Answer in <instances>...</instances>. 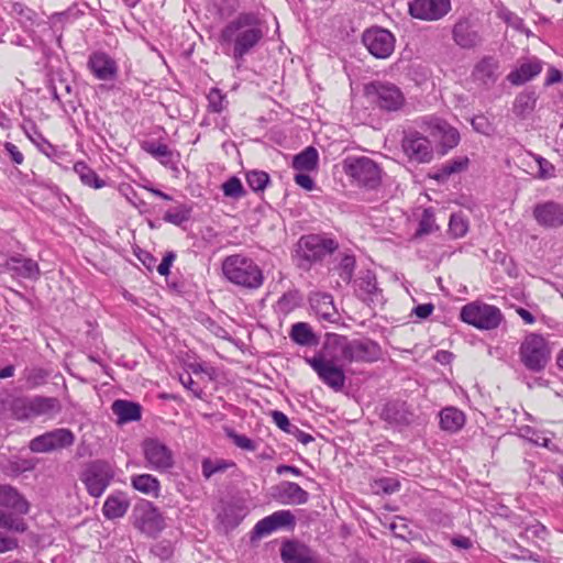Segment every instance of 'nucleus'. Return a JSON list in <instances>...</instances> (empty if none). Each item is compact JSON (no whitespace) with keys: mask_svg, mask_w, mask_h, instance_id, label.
<instances>
[{"mask_svg":"<svg viewBox=\"0 0 563 563\" xmlns=\"http://www.w3.org/2000/svg\"><path fill=\"white\" fill-rule=\"evenodd\" d=\"M263 36L264 31L257 15L242 12L221 30L219 42L227 55L235 62H242Z\"/></svg>","mask_w":563,"mask_h":563,"instance_id":"f257e3e1","label":"nucleus"},{"mask_svg":"<svg viewBox=\"0 0 563 563\" xmlns=\"http://www.w3.org/2000/svg\"><path fill=\"white\" fill-rule=\"evenodd\" d=\"M324 350L331 357L349 364L373 363L382 355L379 344L371 339H350L336 333L327 335Z\"/></svg>","mask_w":563,"mask_h":563,"instance_id":"f03ea898","label":"nucleus"},{"mask_svg":"<svg viewBox=\"0 0 563 563\" xmlns=\"http://www.w3.org/2000/svg\"><path fill=\"white\" fill-rule=\"evenodd\" d=\"M222 274L231 284L254 290L264 283V275L260 266L249 256L233 254L222 261Z\"/></svg>","mask_w":563,"mask_h":563,"instance_id":"7ed1b4c3","label":"nucleus"},{"mask_svg":"<svg viewBox=\"0 0 563 563\" xmlns=\"http://www.w3.org/2000/svg\"><path fill=\"white\" fill-rule=\"evenodd\" d=\"M114 466L106 460H93L86 463L79 473V479L84 484L89 496L101 497L114 479Z\"/></svg>","mask_w":563,"mask_h":563,"instance_id":"20e7f679","label":"nucleus"},{"mask_svg":"<svg viewBox=\"0 0 563 563\" xmlns=\"http://www.w3.org/2000/svg\"><path fill=\"white\" fill-rule=\"evenodd\" d=\"M343 170L360 187L376 189L382 183V169L366 156H349L343 161Z\"/></svg>","mask_w":563,"mask_h":563,"instance_id":"39448f33","label":"nucleus"},{"mask_svg":"<svg viewBox=\"0 0 563 563\" xmlns=\"http://www.w3.org/2000/svg\"><path fill=\"white\" fill-rule=\"evenodd\" d=\"M519 356L527 369L540 373L551 360V347L543 335L529 333L520 344Z\"/></svg>","mask_w":563,"mask_h":563,"instance_id":"423d86ee","label":"nucleus"},{"mask_svg":"<svg viewBox=\"0 0 563 563\" xmlns=\"http://www.w3.org/2000/svg\"><path fill=\"white\" fill-rule=\"evenodd\" d=\"M306 362L316 372L318 378L334 391H341L345 386V372L336 358L331 357L328 351L322 347V351L312 357H306Z\"/></svg>","mask_w":563,"mask_h":563,"instance_id":"0eeeda50","label":"nucleus"},{"mask_svg":"<svg viewBox=\"0 0 563 563\" xmlns=\"http://www.w3.org/2000/svg\"><path fill=\"white\" fill-rule=\"evenodd\" d=\"M364 93L373 104L388 112L400 110L406 102L400 88L389 81H371L365 85Z\"/></svg>","mask_w":563,"mask_h":563,"instance_id":"6e6552de","label":"nucleus"},{"mask_svg":"<svg viewBox=\"0 0 563 563\" xmlns=\"http://www.w3.org/2000/svg\"><path fill=\"white\" fill-rule=\"evenodd\" d=\"M461 320L481 330H493L499 327L503 314L496 306L473 301L461 309Z\"/></svg>","mask_w":563,"mask_h":563,"instance_id":"1a4fd4ad","label":"nucleus"},{"mask_svg":"<svg viewBox=\"0 0 563 563\" xmlns=\"http://www.w3.org/2000/svg\"><path fill=\"white\" fill-rule=\"evenodd\" d=\"M142 452L145 466L152 471L166 473L174 467L175 461L173 451L158 439H145L142 442Z\"/></svg>","mask_w":563,"mask_h":563,"instance_id":"9d476101","label":"nucleus"},{"mask_svg":"<svg viewBox=\"0 0 563 563\" xmlns=\"http://www.w3.org/2000/svg\"><path fill=\"white\" fill-rule=\"evenodd\" d=\"M75 440V433L70 429L58 428L33 438L29 449L33 453H49L70 448Z\"/></svg>","mask_w":563,"mask_h":563,"instance_id":"9b49d317","label":"nucleus"},{"mask_svg":"<svg viewBox=\"0 0 563 563\" xmlns=\"http://www.w3.org/2000/svg\"><path fill=\"white\" fill-rule=\"evenodd\" d=\"M362 42L369 54L376 58L385 59L393 54L396 40L390 31L374 26L363 33Z\"/></svg>","mask_w":563,"mask_h":563,"instance_id":"f8f14e48","label":"nucleus"},{"mask_svg":"<svg viewBox=\"0 0 563 563\" xmlns=\"http://www.w3.org/2000/svg\"><path fill=\"white\" fill-rule=\"evenodd\" d=\"M338 244L332 239H327L318 234L301 236L298 242L297 254L307 262H316L325 255L333 253Z\"/></svg>","mask_w":563,"mask_h":563,"instance_id":"ddd939ff","label":"nucleus"},{"mask_svg":"<svg viewBox=\"0 0 563 563\" xmlns=\"http://www.w3.org/2000/svg\"><path fill=\"white\" fill-rule=\"evenodd\" d=\"M401 147L407 157L417 163H427L432 158L431 142L427 136L416 130L404 132Z\"/></svg>","mask_w":563,"mask_h":563,"instance_id":"4468645a","label":"nucleus"},{"mask_svg":"<svg viewBox=\"0 0 563 563\" xmlns=\"http://www.w3.org/2000/svg\"><path fill=\"white\" fill-rule=\"evenodd\" d=\"M134 526L143 533L154 537L163 530L165 523L153 503L144 501L134 509Z\"/></svg>","mask_w":563,"mask_h":563,"instance_id":"2eb2a0df","label":"nucleus"},{"mask_svg":"<svg viewBox=\"0 0 563 563\" xmlns=\"http://www.w3.org/2000/svg\"><path fill=\"white\" fill-rule=\"evenodd\" d=\"M450 10V0H412L409 2L410 15L423 21L440 20Z\"/></svg>","mask_w":563,"mask_h":563,"instance_id":"dca6fc26","label":"nucleus"},{"mask_svg":"<svg viewBox=\"0 0 563 563\" xmlns=\"http://www.w3.org/2000/svg\"><path fill=\"white\" fill-rule=\"evenodd\" d=\"M296 525V518L290 510H277L272 515L261 519L256 522L252 530V540L261 539L271 534L272 532L290 527L294 528Z\"/></svg>","mask_w":563,"mask_h":563,"instance_id":"f3484780","label":"nucleus"},{"mask_svg":"<svg viewBox=\"0 0 563 563\" xmlns=\"http://www.w3.org/2000/svg\"><path fill=\"white\" fill-rule=\"evenodd\" d=\"M532 214L537 223L545 229L563 227V203L558 201L547 200L537 203Z\"/></svg>","mask_w":563,"mask_h":563,"instance_id":"a211bd4d","label":"nucleus"},{"mask_svg":"<svg viewBox=\"0 0 563 563\" xmlns=\"http://www.w3.org/2000/svg\"><path fill=\"white\" fill-rule=\"evenodd\" d=\"M87 66L99 80H114L118 76L117 62L104 52L91 53Z\"/></svg>","mask_w":563,"mask_h":563,"instance_id":"6ab92c4d","label":"nucleus"},{"mask_svg":"<svg viewBox=\"0 0 563 563\" xmlns=\"http://www.w3.org/2000/svg\"><path fill=\"white\" fill-rule=\"evenodd\" d=\"M273 497L282 505H303L309 500V493L295 482L284 481L273 487Z\"/></svg>","mask_w":563,"mask_h":563,"instance_id":"aec40b11","label":"nucleus"},{"mask_svg":"<svg viewBox=\"0 0 563 563\" xmlns=\"http://www.w3.org/2000/svg\"><path fill=\"white\" fill-rule=\"evenodd\" d=\"M380 419L396 427L409 426L413 420V413L405 401H388L384 405Z\"/></svg>","mask_w":563,"mask_h":563,"instance_id":"412c9836","label":"nucleus"},{"mask_svg":"<svg viewBox=\"0 0 563 563\" xmlns=\"http://www.w3.org/2000/svg\"><path fill=\"white\" fill-rule=\"evenodd\" d=\"M430 133L438 139L442 147V154L455 147L460 142L459 131L441 119H432L428 123Z\"/></svg>","mask_w":563,"mask_h":563,"instance_id":"4be33fe9","label":"nucleus"},{"mask_svg":"<svg viewBox=\"0 0 563 563\" xmlns=\"http://www.w3.org/2000/svg\"><path fill=\"white\" fill-rule=\"evenodd\" d=\"M309 303L314 314L328 322H335L338 319V310L333 302V297L327 292H312L309 296Z\"/></svg>","mask_w":563,"mask_h":563,"instance_id":"5701e85b","label":"nucleus"},{"mask_svg":"<svg viewBox=\"0 0 563 563\" xmlns=\"http://www.w3.org/2000/svg\"><path fill=\"white\" fill-rule=\"evenodd\" d=\"M499 62L493 56L483 57L472 71L475 81L483 86L492 87L499 78Z\"/></svg>","mask_w":563,"mask_h":563,"instance_id":"b1692460","label":"nucleus"},{"mask_svg":"<svg viewBox=\"0 0 563 563\" xmlns=\"http://www.w3.org/2000/svg\"><path fill=\"white\" fill-rule=\"evenodd\" d=\"M453 40L462 48H474L482 43L477 30L468 20H460L452 30Z\"/></svg>","mask_w":563,"mask_h":563,"instance_id":"393cba45","label":"nucleus"},{"mask_svg":"<svg viewBox=\"0 0 563 563\" xmlns=\"http://www.w3.org/2000/svg\"><path fill=\"white\" fill-rule=\"evenodd\" d=\"M0 506L18 515H26L30 510L29 501L11 485H0Z\"/></svg>","mask_w":563,"mask_h":563,"instance_id":"a878e982","label":"nucleus"},{"mask_svg":"<svg viewBox=\"0 0 563 563\" xmlns=\"http://www.w3.org/2000/svg\"><path fill=\"white\" fill-rule=\"evenodd\" d=\"M8 267L13 274L25 279L36 280L41 275L37 262L22 255L11 256Z\"/></svg>","mask_w":563,"mask_h":563,"instance_id":"bb28decb","label":"nucleus"},{"mask_svg":"<svg viewBox=\"0 0 563 563\" xmlns=\"http://www.w3.org/2000/svg\"><path fill=\"white\" fill-rule=\"evenodd\" d=\"M62 410L60 401L55 397H31L32 420L38 417L53 418Z\"/></svg>","mask_w":563,"mask_h":563,"instance_id":"cd10ccee","label":"nucleus"},{"mask_svg":"<svg viewBox=\"0 0 563 563\" xmlns=\"http://www.w3.org/2000/svg\"><path fill=\"white\" fill-rule=\"evenodd\" d=\"M130 507V499L122 492L109 495L103 504L102 514L107 519L122 518Z\"/></svg>","mask_w":563,"mask_h":563,"instance_id":"c85d7f7f","label":"nucleus"},{"mask_svg":"<svg viewBox=\"0 0 563 563\" xmlns=\"http://www.w3.org/2000/svg\"><path fill=\"white\" fill-rule=\"evenodd\" d=\"M112 412L118 417L119 423L139 421L142 417V408L139 404L117 399L111 406Z\"/></svg>","mask_w":563,"mask_h":563,"instance_id":"c756f323","label":"nucleus"},{"mask_svg":"<svg viewBox=\"0 0 563 563\" xmlns=\"http://www.w3.org/2000/svg\"><path fill=\"white\" fill-rule=\"evenodd\" d=\"M541 70L542 62L533 58L521 64L520 67L512 70L507 78L512 85L519 86L538 76Z\"/></svg>","mask_w":563,"mask_h":563,"instance_id":"7c9ffc66","label":"nucleus"},{"mask_svg":"<svg viewBox=\"0 0 563 563\" xmlns=\"http://www.w3.org/2000/svg\"><path fill=\"white\" fill-rule=\"evenodd\" d=\"M465 423V415L455 407H445L440 411V428L446 432L455 433Z\"/></svg>","mask_w":563,"mask_h":563,"instance_id":"2f4dec72","label":"nucleus"},{"mask_svg":"<svg viewBox=\"0 0 563 563\" xmlns=\"http://www.w3.org/2000/svg\"><path fill=\"white\" fill-rule=\"evenodd\" d=\"M538 96L533 90H523L518 93L512 104V112L519 119H527L536 109Z\"/></svg>","mask_w":563,"mask_h":563,"instance_id":"473e14b6","label":"nucleus"},{"mask_svg":"<svg viewBox=\"0 0 563 563\" xmlns=\"http://www.w3.org/2000/svg\"><path fill=\"white\" fill-rule=\"evenodd\" d=\"M131 486L135 490L152 497H158L161 493V482L152 474L131 476Z\"/></svg>","mask_w":563,"mask_h":563,"instance_id":"72a5a7b5","label":"nucleus"},{"mask_svg":"<svg viewBox=\"0 0 563 563\" xmlns=\"http://www.w3.org/2000/svg\"><path fill=\"white\" fill-rule=\"evenodd\" d=\"M289 338L298 345L314 346L319 340L312 328L306 322H297L291 325Z\"/></svg>","mask_w":563,"mask_h":563,"instance_id":"f704fd0d","label":"nucleus"},{"mask_svg":"<svg viewBox=\"0 0 563 563\" xmlns=\"http://www.w3.org/2000/svg\"><path fill=\"white\" fill-rule=\"evenodd\" d=\"M142 150L166 167L174 164V152L164 143L157 141H145L142 143Z\"/></svg>","mask_w":563,"mask_h":563,"instance_id":"c9c22d12","label":"nucleus"},{"mask_svg":"<svg viewBox=\"0 0 563 563\" xmlns=\"http://www.w3.org/2000/svg\"><path fill=\"white\" fill-rule=\"evenodd\" d=\"M318 162V151L312 146H308L302 152L294 156L292 168L299 172H311L317 168Z\"/></svg>","mask_w":563,"mask_h":563,"instance_id":"e433bc0d","label":"nucleus"},{"mask_svg":"<svg viewBox=\"0 0 563 563\" xmlns=\"http://www.w3.org/2000/svg\"><path fill=\"white\" fill-rule=\"evenodd\" d=\"M11 417L19 421L32 420L31 397H15L9 402Z\"/></svg>","mask_w":563,"mask_h":563,"instance_id":"4c0bfd02","label":"nucleus"},{"mask_svg":"<svg viewBox=\"0 0 563 563\" xmlns=\"http://www.w3.org/2000/svg\"><path fill=\"white\" fill-rule=\"evenodd\" d=\"M467 166H468L467 157H455V158L450 159L449 162L442 164L441 167L437 170L434 178L437 180L444 181L451 175L457 174V173L466 169Z\"/></svg>","mask_w":563,"mask_h":563,"instance_id":"58836bf2","label":"nucleus"},{"mask_svg":"<svg viewBox=\"0 0 563 563\" xmlns=\"http://www.w3.org/2000/svg\"><path fill=\"white\" fill-rule=\"evenodd\" d=\"M74 170L86 186L99 189L106 185L104 180L100 179L96 172L84 162H77L74 165Z\"/></svg>","mask_w":563,"mask_h":563,"instance_id":"ea45409f","label":"nucleus"},{"mask_svg":"<svg viewBox=\"0 0 563 563\" xmlns=\"http://www.w3.org/2000/svg\"><path fill=\"white\" fill-rule=\"evenodd\" d=\"M520 432L522 438L527 439L534 445L547 448L553 452L558 450L556 445L552 442V440L541 431H538L529 426H526L520 429Z\"/></svg>","mask_w":563,"mask_h":563,"instance_id":"a19ab883","label":"nucleus"},{"mask_svg":"<svg viewBox=\"0 0 563 563\" xmlns=\"http://www.w3.org/2000/svg\"><path fill=\"white\" fill-rule=\"evenodd\" d=\"M234 466L231 461L217 459L211 460L209 457L203 459L201 462V472L206 479H209L212 475L218 473H224L230 467Z\"/></svg>","mask_w":563,"mask_h":563,"instance_id":"79ce46f5","label":"nucleus"},{"mask_svg":"<svg viewBox=\"0 0 563 563\" xmlns=\"http://www.w3.org/2000/svg\"><path fill=\"white\" fill-rule=\"evenodd\" d=\"M246 183L255 192H263L271 183L269 175L264 170H251L246 173Z\"/></svg>","mask_w":563,"mask_h":563,"instance_id":"37998d69","label":"nucleus"},{"mask_svg":"<svg viewBox=\"0 0 563 563\" xmlns=\"http://www.w3.org/2000/svg\"><path fill=\"white\" fill-rule=\"evenodd\" d=\"M355 283L361 297L372 296L378 290L376 276L369 271L358 277Z\"/></svg>","mask_w":563,"mask_h":563,"instance_id":"c03bdc74","label":"nucleus"},{"mask_svg":"<svg viewBox=\"0 0 563 563\" xmlns=\"http://www.w3.org/2000/svg\"><path fill=\"white\" fill-rule=\"evenodd\" d=\"M191 208L187 205H180L165 212L164 221L174 225H181L190 219Z\"/></svg>","mask_w":563,"mask_h":563,"instance_id":"a18cd8bd","label":"nucleus"},{"mask_svg":"<svg viewBox=\"0 0 563 563\" xmlns=\"http://www.w3.org/2000/svg\"><path fill=\"white\" fill-rule=\"evenodd\" d=\"M0 528L22 533L27 530V525L22 518L0 509Z\"/></svg>","mask_w":563,"mask_h":563,"instance_id":"49530a36","label":"nucleus"},{"mask_svg":"<svg viewBox=\"0 0 563 563\" xmlns=\"http://www.w3.org/2000/svg\"><path fill=\"white\" fill-rule=\"evenodd\" d=\"M439 228L435 224V218L434 212L431 208H427L423 210L418 229L416 231L417 236L428 235L434 231H437Z\"/></svg>","mask_w":563,"mask_h":563,"instance_id":"de8ad7c7","label":"nucleus"},{"mask_svg":"<svg viewBox=\"0 0 563 563\" xmlns=\"http://www.w3.org/2000/svg\"><path fill=\"white\" fill-rule=\"evenodd\" d=\"M468 231V221L461 213H453L449 221V233L454 239L463 238Z\"/></svg>","mask_w":563,"mask_h":563,"instance_id":"09e8293b","label":"nucleus"},{"mask_svg":"<svg viewBox=\"0 0 563 563\" xmlns=\"http://www.w3.org/2000/svg\"><path fill=\"white\" fill-rule=\"evenodd\" d=\"M222 191L225 197L233 199H240L246 195L241 180L236 176L230 177L222 184Z\"/></svg>","mask_w":563,"mask_h":563,"instance_id":"8fccbe9b","label":"nucleus"},{"mask_svg":"<svg viewBox=\"0 0 563 563\" xmlns=\"http://www.w3.org/2000/svg\"><path fill=\"white\" fill-rule=\"evenodd\" d=\"M207 99L210 112L220 113L225 108V96L218 88H212L209 91Z\"/></svg>","mask_w":563,"mask_h":563,"instance_id":"3c124183","label":"nucleus"},{"mask_svg":"<svg viewBox=\"0 0 563 563\" xmlns=\"http://www.w3.org/2000/svg\"><path fill=\"white\" fill-rule=\"evenodd\" d=\"M547 536H548V530L540 522H534L532 525L527 526L525 528V530L520 533V538L526 539V540L538 539V540L544 541Z\"/></svg>","mask_w":563,"mask_h":563,"instance_id":"603ef678","label":"nucleus"},{"mask_svg":"<svg viewBox=\"0 0 563 563\" xmlns=\"http://www.w3.org/2000/svg\"><path fill=\"white\" fill-rule=\"evenodd\" d=\"M533 158L538 164L537 178L545 180L555 177V167L550 161L540 155H533Z\"/></svg>","mask_w":563,"mask_h":563,"instance_id":"864d4df0","label":"nucleus"},{"mask_svg":"<svg viewBox=\"0 0 563 563\" xmlns=\"http://www.w3.org/2000/svg\"><path fill=\"white\" fill-rule=\"evenodd\" d=\"M355 258L351 255H344L339 264V275L342 280L349 283L353 276Z\"/></svg>","mask_w":563,"mask_h":563,"instance_id":"5fc2aeb1","label":"nucleus"},{"mask_svg":"<svg viewBox=\"0 0 563 563\" xmlns=\"http://www.w3.org/2000/svg\"><path fill=\"white\" fill-rule=\"evenodd\" d=\"M227 435L232 440V442L238 448H240L242 450L251 451V452L256 450L255 442L252 439H250L246 435H244V434H239V433H236L233 430H228L227 431Z\"/></svg>","mask_w":563,"mask_h":563,"instance_id":"6e6d98bb","label":"nucleus"},{"mask_svg":"<svg viewBox=\"0 0 563 563\" xmlns=\"http://www.w3.org/2000/svg\"><path fill=\"white\" fill-rule=\"evenodd\" d=\"M299 305V298L295 292L284 294L278 302V310L283 313H289Z\"/></svg>","mask_w":563,"mask_h":563,"instance_id":"4d7b16f0","label":"nucleus"},{"mask_svg":"<svg viewBox=\"0 0 563 563\" xmlns=\"http://www.w3.org/2000/svg\"><path fill=\"white\" fill-rule=\"evenodd\" d=\"M151 552L162 561H166L173 556L174 549L170 542L159 541L152 547Z\"/></svg>","mask_w":563,"mask_h":563,"instance_id":"13d9d810","label":"nucleus"},{"mask_svg":"<svg viewBox=\"0 0 563 563\" xmlns=\"http://www.w3.org/2000/svg\"><path fill=\"white\" fill-rule=\"evenodd\" d=\"M499 16L510 26L518 31H522L525 27V21L516 13L509 11V10H503L499 13Z\"/></svg>","mask_w":563,"mask_h":563,"instance_id":"bf43d9fd","label":"nucleus"},{"mask_svg":"<svg viewBox=\"0 0 563 563\" xmlns=\"http://www.w3.org/2000/svg\"><path fill=\"white\" fill-rule=\"evenodd\" d=\"M272 418H273V421L275 422V424L280 430H283L287 433H288V430H292V428L295 427V424L290 423L288 417L282 411L274 410L272 412Z\"/></svg>","mask_w":563,"mask_h":563,"instance_id":"052dcab7","label":"nucleus"},{"mask_svg":"<svg viewBox=\"0 0 563 563\" xmlns=\"http://www.w3.org/2000/svg\"><path fill=\"white\" fill-rule=\"evenodd\" d=\"M176 260V253L168 251L165 253L161 264L157 266V272L162 276H167L170 272V267Z\"/></svg>","mask_w":563,"mask_h":563,"instance_id":"680f3d73","label":"nucleus"},{"mask_svg":"<svg viewBox=\"0 0 563 563\" xmlns=\"http://www.w3.org/2000/svg\"><path fill=\"white\" fill-rule=\"evenodd\" d=\"M3 148L4 151L7 152V154L9 155L10 159L16 164V165H21L24 161V156L23 154L20 152V150L18 148L16 145H14L13 143L11 142H5L3 144Z\"/></svg>","mask_w":563,"mask_h":563,"instance_id":"e2e57ef3","label":"nucleus"},{"mask_svg":"<svg viewBox=\"0 0 563 563\" xmlns=\"http://www.w3.org/2000/svg\"><path fill=\"white\" fill-rule=\"evenodd\" d=\"M18 547V539L0 533V554L15 550Z\"/></svg>","mask_w":563,"mask_h":563,"instance_id":"0e129e2a","label":"nucleus"},{"mask_svg":"<svg viewBox=\"0 0 563 563\" xmlns=\"http://www.w3.org/2000/svg\"><path fill=\"white\" fill-rule=\"evenodd\" d=\"M32 141L36 144L38 150L45 154L47 157L53 156L56 153V148L52 145L46 139H44L41 134L38 135V141L32 139Z\"/></svg>","mask_w":563,"mask_h":563,"instance_id":"69168bd1","label":"nucleus"},{"mask_svg":"<svg viewBox=\"0 0 563 563\" xmlns=\"http://www.w3.org/2000/svg\"><path fill=\"white\" fill-rule=\"evenodd\" d=\"M295 183L306 190H312L314 187L313 179L305 173H298L295 175Z\"/></svg>","mask_w":563,"mask_h":563,"instance_id":"338daca9","label":"nucleus"},{"mask_svg":"<svg viewBox=\"0 0 563 563\" xmlns=\"http://www.w3.org/2000/svg\"><path fill=\"white\" fill-rule=\"evenodd\" d=\"M472 125L474 130H476L479 133L488 134L489 132V123L487 122L486 118L483 115H477L472 119Z\"/></svg>","mask_w":563,"mask_h":563,"instance_id":"774afa93","label":"nucleus"}]
</instances>
